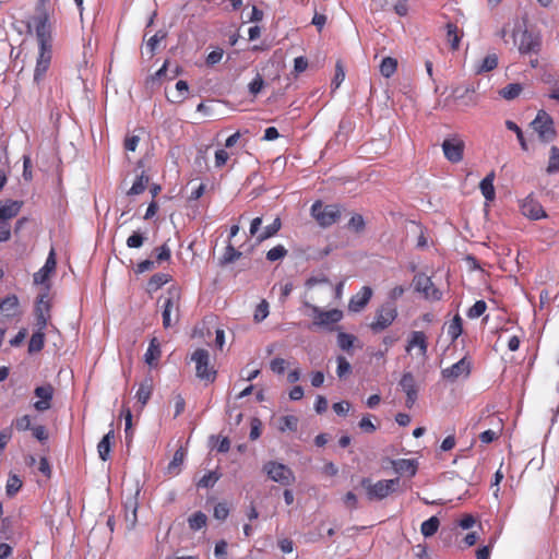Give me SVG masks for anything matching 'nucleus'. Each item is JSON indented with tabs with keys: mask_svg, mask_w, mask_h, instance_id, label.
<instances>
[{
	"mask_svg": "<svg viewBox=\"0 0 559 559\" xmlns=\"http://www.w3.org/2000/svg\"><path fill=\"white\" fill-rule=\"evenodd\" d=\"M140 138L138 135H127L123 142L126 151L134 152L139 145Z\"/></svg>",
	"mask_w": 559,
	"mask_h": 559,
	"instance_id": "774afa93",
	"label": "nucleus"
},
{
	"mask_svg": "<svg viewBox=\"0 0 559 559\" xmlns=\"http://www.w3.org/2000/svg\"><path fill=\"white\" fill-rule=\"evenodd\" d=\"M444 157L452 164L460 163L464 157L465 143L457 136L445 139L442 142Z\"/></svg>",
	"mask_w": 559,
	"mask_h": 559,
	"instance_id": "9b49d317",
	"label": "nucleus"
},
{
	"mask_svg": "<svg viewBox=\"0 0 559 559\" xmlns=\"http://www.w3.org/2000/svg\"><path fill=\"white\" fill-rule=\"evenodd\" d=\"M263 471L273 481L280 483L284 486H288L295 480L293 471L282 463L270 461L264 464Z\"/></svg>",
	"mask_w": 559,
	"mask_h": 559,
	"instance_id": "9d476101",
	"label": "nucleus"
},
{
	"mask_svg": "<svg viewBox=\"0 0 559 559\" xmlns=\"http://www.w3.org/2000/svg\"><path fill=\"white\" fill-rule=\"evenodd\" d=\"M344 79H345L344 67L341 61H337L335 64V74L332 80V86L334 88H338L340 85L342 84V82L344 81Z\"/></svg>",
	"mask_w": 559,
	"mask_h": 559,
	"instance_id": "5fc2aeb1",
	"label": "nucleus"
},
{
	"mask_svg": "<svg viewBox=\"0 0 559 559\" xmlns=\"http://www.w3.org/2000/svg\"><path fill=\"white\" fill-rule=\"evenodd\" d=\"M348 228L357 234L362 233L366 227L365 219L360 214H354L348 221Z\"/></svg>",
	"mask_w": 559,
	"mask_h": 559,
	"instance_id": "a18cd8bd",
	"label": "nucleus"
},
{
	"mask_svg": "<svg viewBox=\"0 0 559 559\" xmlns=\"http://www.w3.org/2000/svg\"><path fill=\"white\" fill-rule=\"evenodd\" d=\"M158 304L162 308V319L164 329L176 325L180 317V292L177 287H170L166 294L160 296Z\"/></svg>",
	"mask_w": 559,
	"mask_h": 559,
	"instance_id": "f257e3e1",
	"label": "nucleus"
},
{
	"mask_svg": "<svg viewBox=\"0 0 559 559\" xmlns=\"http://www.w3.org/2000/svg\"><path fill=\"white\" fill-rule=\"evenodd\" d=\"M20 302L16 295H9L0 299V310L7 318H13L19 314Z\"/></svg>",
	"mask_w": 559,
	"mask_h": 559,
	"instance_id": "412c9836",
	"label": "nucleus"
},
{
	"mask_svg": "<svg viewBox=\"0 0 559 559\" xmlns=\"http://www.w3.org/2000/svg\"><path fill=\"white\" fill-rule=\"evenodd\" d=\"M22 487V480L17 476H11L7 484V493L8 496L15 495L20 488Z\"/></svg>",
	"mask_w": 559,
	"mask_h": 559,
	"instance_id": "6e6d98bb",
	"label": "nucleus"
},
{
	"mask_svg": "<svg viewBox=\"0 0 559 559\" xmlns=\"http://www.w3.org/2000/svg\"><path fill=\"white\" fill-rule=\"evenodd\" d=\"M57 266L56 253L55 250L51 249L46 262L43 267H40L36 273H34L33 280L35 284L44 285L46 284L50 276L55 273Z\"/></svg>",
	"mask_w": 559,
	"mask_h": 559,
	"instance_id": "f3484780",
	"label": "nucleus"
},
{
	"mask_svg": "<svg viewBox=\"0 0 559 559\" xmlns=\"http://www.w3.org/2000/svg\"><path fill=\"white\" fill-rule=\"evenodd\" d=\"M506 127H507L508 130L513 131L515 133V136L519 140L521 148L523 151H527L528 147H527V143H526V140L524 138L522 129L514 121H511V120H507L506 121Z\"/></svg>",
	"mask_w": 559,
	"mask_h": 559,
	"instance_id": "79ce46f5",
	"label": "nucleus"
},
{
	"mask_svg": "<svg viewBox=\"0 0 559 559\" xmlns=\"http://www.w3.org/2000/svg\"><path fill=\"white\" fill-rule=\"evenodd\" d=\"M392 467L397 474H408L409 477L415 476L417 465L414 461L407 459H400L392 461Z\"/></svg>",
	"mask_w": 559,
	"mask_h": 559,
	"instance_id": "5701e85b",
	"label": "nucleus"
},
{
	"mask_svg": "<svg viewBox=\"0 0 559 559\" xmlns=\"http://www.w3.org/2000/svg\"><path fill=\"white\" fill-rule=\"evenodd\" d=\"M439 526V519L437 516H431L421 523L420 532L425 537H431L438 532Z\"/></svg>",
	"mask_w": 559,
	"mask_h": 559,
	"instance_id": "72a5a7b5",
	"label": "nucleus"
},
{
	"mask_svg": "<svg viewBox=\"0 0 559 559\" xmlns=\"http://www.w3.org/2000/svg\"><path fill=\"white\" fill-rule=\"evenodd\" d=\"M224 51L221 48H217L213 51H211L206 57V64L207 66H214L218 63L223 58Z\"/></svg>",
	"mask_w": 559,
	"mask_h": 559,
	"instance_id": "338daca9",
	"label": "nucleus"
},
{
	"mask_svg": "<svg viewBox=\"0 0 559 559\" xmlns=\"http://www.w3.org/2000/svg\"><path fill=\"white\" fill-rule=\"evenodd\" d=\"M514 43L518 45L519 52L522 55L538 53L542 49L543 39L539 33L531 32L524 28L519 37L514 33Z\"/></svg>",
	"mask_w": 559,
	"mask_h": 559,
	"instance_id": "423d86ee",
	"label": "nucleus"
},
{
	"mask_svg": "<svg viewBox=\"0 0 559 559\" xmlns=\"http://www.w3.org/2000/svg\"><path fill=\"white\" fill-rule=\"evenodd\" d=\"M264 86L263 78L260 74L249 83V92L251 95L257 96Z\"/></svg>",
	"mask_w": 559,
	"mask_h": 559,
	"instance_id": "13d9d810",
	"label": "nucleus"
},
{
	"mask_svg": "<svg viewBox=\"0 0 559 559\" xmlns=\"http://www.w3.org/2000/svg\"><path fill=\"white\" fill-rule=\"evenodd\" d=\"M336 360H337L336 373H337L338 378H345L346 376L352 373V366L345 357L338 356Z\"/></svg>",
	"mask_w": 559,
	"mask_h": 559,
	"instance_id": "8fccbe9b",
	"label": "nucleus"
},
{
	"mask_svg": "<svg viewBox=\"0 0 559 559\" xmlns=\"http://www.w3.org/2000/svg\"><path fill=\"white\" fill-rule=\"evenodd\" d=\"M495 177V171H490L479 183L481 194L487 201H493L496 197L493 187Z\"/></svg>",
	"mask_w": 559,
	"mask_h": 559,
	"instance_id": "bb28decb",
	"label": "nucleus"
},
{
	"mask_svg": "<svg viewBox=\"0 0 559 559\" xmlns=\"http://www.w3.org/2000/svg\"><path fill=\"white\" fill-rule=\"evenodd\" d=\"M355 340L356 337L354 335L345 332H340L337 335V345L343 350H349L353 347Z\"/></svg>",
	"mask_w": 559,
	"mask_h": 559,
	"instance_id": "de8ad7c7",
	"label": "nucleus"
},
{
	"mask_svg": "<svg viewBox=\"0 0 559 559\" xmlns=\"http://www.w3.org/2000/svg\"><path fill=\"white\" fill-rule=\"evenodd\" d=\"M228 514H229V509L227 507V503L218 502L214 507L213 515H214L215 519H217L219 521H224V520L227 519Z\"/></svg>",
	"mask_w": 559,
	"mask_h": 559,
	"instance_id": "4d7b16f0",
	"label": "nucleus"
},
{
	"mask_svg": "<svg viewBox=\"0 0 559 559\" xmlns=\"http://www.w3.org/2000/svg\"><path fill=\"white\" fill-rule=\"evenodd\" d=\"M287 255V250L283 245H277L266 252V259L270 262H275Z\"/></svg>",
	"mask_w": 559,
	"mask_h": 559,
	"instance_id": "49530a36",
	"label": "nucleus"
},
{
	"mask_svg": "<svg viewBox=\"0 0 559 559\" xmlns=\"http://www.w3.org/2000/svg\"><path fill=\"white\" fill-rule=\"evenodd\" d=\"M148 180V176L142 173L140 176L136 177L132 187L129 189L128 195H138L144 192L147 187Z\"/></svg>",
	"mask_w": 559,
	"mask_h": 559,
	"instance_id": "4c0bfd02",
	"label": "nucleus"
},
{
	"mask_svg": "<svg viewBox=\"0 0 559 559\" xmlns=\"http://www.w3.org/2000/svg\"><path fill=\"white\" fill-rule=\"evenodd\" d=\"M400 485V478L393 479H381L377 483H372L370 478H362L360 486L365 489L367 499L369 501H379L389 497L391 493L396 491Z\"/></svg>",
	"mask_w": 559,
	"mask_h": 559,
	"instance_id": "7ed1b4c3",
	"label": "nucleus"
},
{
	"mask_svg": "<svg viewBox=\"0 0 559 559\" xmlns=\"http://www.w3.org/2000/svg\"><path fill=\"white\" fill-rule=\"evenodd\" d=\"M520 210L525 217L533 221L547 217L544 207L532 194L520 202Z\"/></svg>",
	"mask_w": 559,
	"mask_h": 559,
	"instance_id": "ddd939ff",
	"label": "nucleus"
},
{
	"mask_svg": "<svg viewBox=\"0 0 559 559\" xmlns=\"http://www.w3.org/2000/svg\"><path fill=\"white\" fill-rule=\"evenodd\" d=\"M397 69V60L392 57H385L380 63V73L384 78H391Z\"/></svg>",
	"mask_w": 559,
	"mask_h": 559,
	"instance_id": "e433bc0d",
	"label": "nucleus"
},
{
	"mask_svg": "<svg viewBox=\"0 0 559 559\" xmlns=\"http://www.w3.org/2000/svg\"><path fill=\"white\" fill-rule=\"evenodd\" d=\"M522 91L523 86L520 83H510L499 91V95L507 100H512L519 97Z\"/></svg>",
	"mask_w": 559,
	"mask_h": 559,
	"instance_id": "f704fd0d",
	"label": "nucleus"
},
{
	"mask_svg": "<svg viewBox=\"0 0 559 559\" xmlns=\"http://www.w3.org/2000/svg\"><path fill=\"white\" fill-rule=\"evenodd\" d=\"M207 516L202 511L194 512L192 515L188 518V524L190 530L199 531L206 526Z\"/></svg>",
	"mask_w": 559,
	"mask_h": 559,
	"instance_id": "c9c22d12",
	"label": "nucleus"
},
{
	"mask_svg": "<svg viewBox=\"0 0 559 559\" xmlns=\"http://www.w3.org/2000/svg\"><path fill=\"white\" fill-rule=\"evenodd\" d=\"M195 362L197 377L205 382H213L216 378V370L210 364V354L204 348H198L191 356Z\"/></svg>",
	"mask_w": 559,
	"mask_h": 559,
	"instance_id": "0eeeda50",
	"label": "nucleus"
},
{
	"mask_svg": "<svg viewBox=\"0 0 559 559\" xmlns=\"http://www.w3.org/2000/svg\"><path fill=\"white\" fill-rule=\"evenodd\" d=\"M35 395L39 401L34 403V407L38 412H45L50 408L51 400L53 395V388L50 384L37 386L35 389Z\"/></svg>",
	"mask_w": 559,
	"mask_h": 559,
	"instance_id": "aec40b11",
	"label": "nucleus"
},
{
	"mask_svg": "<svg viewBox=\"0 0 559 559\" xmlns=\"http://www.w3.org/2000/svg\"><path fill=\"white\" fill-rule=\"evenodd\" d=\"M282 227L280 217H276L270 225L265 226L262 233L257 235V241L262 242L273 236H275Z\"/></svg>",
	"mask_w": 559,
	"mask_h": 559,
	"instance_id": "473e14b6",
	"label": "nucleus"
},
{
	"mask_svg": "<svg viewBox=\"0 0 559 559\" xmlns=\"http://www.w3.org/2000/svg\"><path fill=\"white\" fill-rule=\"evenodd\" d=\"M304 306L311 310L310 317L312 318V322L309 329L318 328L334 331L335 325L343 319V312L340 309L323 310L308 301H305Z\"/></svg>",
	"mask_w": 559,
	"mask_h": 559,
	"instance_id": "f03ea898",
	"label": "nucleus"
},
{
	"mask_svg": "<svg viewBox=\"0 0 559 559\" xmlns=\"http://www.w3.org/2000/svg\"><path fill=\"white\" fill-rule=\"evenodd\" d=\"M415 289L419 293H423L426 298H431L433 300H439L441 298V293L435 287L431 278L426 274H417L414 277Z\"/></svg>",
	"mask_w": 559,
	"mask_h": 559,
	"instance_id": "2eb2a0df",
	"label": "nucleus"
},
{
	"mask_svg": "<svg viewBox=\"0 0 559 559\" xmlns=\"http://www.w3.org/2000/svg\"><path fill=\"white\" fill-rule=\"evenodd\" d=\"M162 356L159 342L153 337L150 342L148 348L144 355V360L150 367H156Z\"/></svg>",
	"mask_w": 559,
	"mask_h": 559,
	"instance_id": "4be33fe9",
	"label": "nucleus"
},
{
	"mask_svg": "<svg viewBox=\"0 0 559 559\" xmlns=\"http://www.w3.org/2000/svg\"><path fill=\"white\" fill-rule=\"evenodd\" d=\"M487 309V304L484 300H477L467 311V317L471 319L479 318Z\"/></svg>",
	"mask_w": 559,
	"mask_h": 559,
	"instance_id": "09e8293b",
	"label": "nucleus"
},
{
	"mask_svg": "<svg viewBox=\"0 0 559 559\" xmlns=\"http://www.w3.org/2000/svg\"><path fill=\"white\" fill-rule=\"evenodd\" d=\"M240 255H241V252L238 251L233 245L229 243L225 248V252H224L223 257L221 258V264L225 265V264L233 263L234 261L239 259Z\"/></svg>",
	"mask_w": 559,
	"mask_h": 559,
	"instance_id": "a19ab883",
	"label": "nucleus"
},
{
	"mask_svg": "<svg viewBox=\"0 0 559 559\" xmlns=\"http://www.w3.org/2000/svg\"><path fill=\"white\" fill-rule=\"evenodd\" d=\"M170 281V276L164 273L154 274L148 281L150 289L156 290Z\"/></svg>",
	"mask_w": 559,
	"mask_h": 559,
	"instance_id": "c03bdc74",
	"label": "nucleus"
},
{
	"mask_svg": "<svg viewBox=\"0 0 559 559\" xmlns=\"http://www.w3.org/2000/svg\"><path fill=\"white\" fill-rule=\"evenodd\" d=\"M21 203L17 201H9L3 205H0V222H5L15 217L20 210Z\"/></svg>",
	"mask_w": 559,
	"mask_h": 559,
	"instance_id": "cd10ccee",
	"label": "nucleus"
},
{
	"mask_svg": "<svg viewBox=\"0 0 559 559\" xmlns=\"http://www.w3.org/2000/svg\"><path fill=\"white\" fill-rule=\"evenodd\" d=\"M176 90H177L178 94L176 95V97L173 102L180 104L187 98L189 85L186 81L179 80L176 83Z\"/></svg>",
	"mask_w": 559,
	"mask_h": 559,
	"instance_id": "3c124183",
	"label": "nucleus"
},
{
	"mask_svg": "<svg viewBox=\"0 0 559 559\" xmlns=\"http://www.w3.org/2000/svg\"><path fill=\"white\" fill-rule=\"evenodd\" d=\"M471 373V362L466 358H462L451 367L445 368L441 371L444 379L455 381L460 377L467 378Z\"/></svg>",
	"mask_w": 559,
	"mask_h": 559,
	"instance_id": "a211bd4d",
	"label": "nucleus"
},
{
	"mask_svg": "<svg viewBox=\"0 0 559 559\" xmlns=\"http://www.w3.org/2000/svg\"><path fill=\"white\" fill-rule=\"evenodd\" d=\"M144 237L141 233H133L131 236L127 239V246L129 248H140L143 246Z\"/></svg>",
	"mask_w": 559,
	"mask_h": 559,
	"instance_id": "680f3d73",
	"label": "nucleus"
},
{
	"mask_svg": "<svg viewBox=\"0 0 559 559\" xmlns=\"http://www.w3.org/2000/svg\"><path fill=\"white\" fill-rule=\"evenodd\" d=\"M14 427L19 431H25L31 428V417L28 415L21 416L13 421Z\"/></svg>",
	"mask_w": 559,
	"mask_h": 559,
	"instance_id": "0e129e2a",
	"label": "nucleus"
},
{
	"mask_svg": "<svg viewBox=\"0 0 559 559\" xmlns=\"http://www.w3.org/2000/svg\"><path fill=\"white\" fill-rule=\"evenodd\" d=\"M155 252H156V260L158 262L168 261L171 257V251L166 243L162 245L160 247H157L155 249Z\"/></svg>",
	"mask_w": 559,
	"mask_h": 559,
	"instance_id": "052dcab7",
	"label": "nucleus"
},
{
	"mask_svg": "<svg viewBox=\"0 0 559 559\" xmlns=\"http://www.w3.org/2000/svg\"><path fill=\"white\" fill-rule=\"evenodd\" d=\"M396 317V307L393 304H384L377 309L374 320L369 326L373 333H380L388 329L394 322Z\"/></svg>",
	"mask_w": 559,
	"mask_h": 559,
	"instance_id": "1a4fd4ad",
	"label": "nucleus"
},
{
	"mask_svg": "<svg viewBox=\"0 0 559 559\" xmlns=\"http://www.w3.org/2000/svg\"><path fill=\"white\" fill-rule=\"evenodd\" d=\"M115 440L114 430H109L97 444V452L103 461H107L110 457L111 445Z\"/></svg>",
	"mask_w": 559,
	"mask_h": 559,
	"instance_id": "b1692460",
	"label": "nucleus"
},
{
	"mask_svg": "<svg viewBox=\"0 0 559 559\" xmlns=\"http://www.w3.org/2000/svg\"><path fill=\"white\" fill-rule=\"evenodd\" d=\"M218 479H219V476L215 472H209L198 481V487H201V488L213 487Z\"/></svg>",
	"mask_w": 559,
	"mask_h": 559,
	"instance_id": "864d4df0",
	"label": "nucleus"
},
{
	"mask_svg": "<svg viewBox=\"0 0 559 559\" xmlns=\"http://www.w3.org/2000/svg\"><path fill=\"white\" fill-rule=\"evenodd\" d=\"M270 369L277 374L284 373L286 369V361L283 358L276 357L271 360L270 362Z\"/></svg>",
	"mask_w": 559,
	"mask_h": 559,
	"instance_id": "e2e57ef3",
	"label": "nucleus"
},
{
	"mask_svg": "<svg viewBox=\"0 0 559 559\" xmlns=\"http://www.w3.org/2000/svg\"><path fill=\"white\" fill-rule=\"evenodd\" d=\"M546 171L549 175L559 173V147L557 146H551L550 148V155Z\"/></svg>",
	"mask_w": 559,
	"mask_h": 559,
	"instance_id": "ea45409f",
	"label": "nucleus"
},
{
	"mask_svg": "<svg viewBox=\"0 0 559 559\" xmlns=\"http://www.w3.org/2000/svg\"><path fill=\"white\" fill-rule=\"evenodd\" d=\"M52 57V46H39V52L37 57V62L34 71V80L38 83L45 76L47 70L49 69Z\"/></svg>",
	"mask_w": 559,
	"mask_h": 559,
	"instance_id": "dca6fc26",
	"label": "nucleus"
},
{
	"mask_svg": "<svg viewBox=\"0 0 559 559\" xmlns=\"http://www.w3.org/2000/svg\"><path fill=\"white\" fill-rule=\"evenodd\" d=\"M185 456H186V452L182 448H179L178 450H176V452L174 453V456H173V460L169 462L168 466H167V473L169 475H178L179 472H180V467L185 461Z\"/></svg>",
	"mask_w": 559,
	"mask_h": 559,
	"instance_id": "2f4dec72",
	"label": "nucleus"
},
{
	"mask_svg": "<svg viewBox=\"0 0 559 559\" xmlns=\"http://www.w3.org/2000/svg\"><path fill=\"white\" fill-rule=\"evenodd\" d=\"M399 384L404 392L412 391L417 388L415 378L411 372L403 373Z\"/></svg>",
	"mask_w": 559,
	"mask_h": 559,
	"instance_id": "603ef678",
	"label": "nucleus"
},
{
	"mask_svg": "<svg viewBox=\"0 0 559 559\" xmlns=\"http://www.w3.org/2000/svg\"><path fill=\"white\" fill-rule=\"evenodd\" d=\"M415 348L417 349V356L425 360L428 352V338L423 331H413L409 334L405 350L411 354Z\"/></svg>",
	"mask_w": 559,
	"mask_h": 559,
	"instance_id": "4468645a",
	"label": "nucleus"
},
{
	"mask_svg": "<svg viewBox=\"0 0 559 559\" xmlns=\"http://www.w3.org/2000/svg\"><path fill=\"white\" fill-rule=\"evenodd\" d=\"M531 124L542 142L548 143L555 140L557 132L554 127V120L545 110H539Z\"/></svg>",
	"mask_w": 559,
	"mask_h": 559,
	"instance_id": "6e6552de",
	"label": "nucleus"
},
{
	"mask_svg": "<svg viewBox=\"0 0 559 559\" xmlns=\"http://www.w3.org/2000/svg\"><path fill=\"white\" fill-rule=\"evenodd\" d=\"M311 215L317 223L323 227H330L335 224L342 215V206L340 204L324 205L321 201H316L311 205Z\"/></svg>",
	"mask_w": 559,
	"mask_h": 559,
	"instance_id": "39448f33",
	"label": "nucleus"
},
{
	"mask_svg": "<svg viewBox=\"0 0 559 559\" xmlns=\"http://www.w3.org/2000/svg\"><path fill=\"white\" fill-rule=\"evenodd\" d=\"M48 0H39L37 3V16H35V31L38 46H52L51 25L49 23V14L46 10Z\"/></svg>",
	"mask_w": 559,
	"mask_h": 559,
	"instance_id": "20e7f679",
	"label": "nucleus"
},
{
	"mask_svg": "<svg viewBox=\"0 0 559 559\" xmlns=\"http://www.w3.org/2000/svg\"><path fill=\"white\" fill-rule=\"evenodd\" d=\"M453 94L455 99L462 102V104L466 107H474L477 105L475 90L472 87H466L464 90L456 88L454 90Z\"/></svg>",
	"mask_w": 559,
	"mask_h": 559,
	"instance_id": "a878e982",
	"label": "nucleus"
},
{
	"mask_svg": "<svg viewBox=\"0 0 559 559\" xmlns=\"http://www.w3.org/2000/svg\"><path fill=\"white\" fill-rule=\"evenodd\" d=\"M269 314V305L265 300H262L258 306H257V309L254 311V320L257 322H260L262 320H264Z\"/></svg>",
	"mask_w": 559,
	"mask_h": 559,
	"instance_id": "bf43d9fd",
	"label": "nucleus"
},
{
	"mask_svg": "<svg viewBox=\"0 0 559 559\" xmlns=\"http://www.w3.org/2000/svg\"><path fill=\"white\" fill-rule=\"evenodd\" d=\"M50 301L48 298V293L40 294L37 297L36 305H35V319H36V326L39 330H45L48 321L50 319Z\"/></svg>",
	"mask_w": 559,
	"mask_h": 559,
	"instance_id": "f8f14e48",
	"label": "nucleus"
},
{
	"mask_svg": "<svg viewBox=\"0 0 559 559\" xmlns=\"http://www.w3.org/2000/svg\"><path fill=\"white\" fill-rule=\"evenodd\" d=\"M153 393V380L152 378H145L139 385L135 397L141 406H145Z\"/></svg>",
	"mask_w": 559,
	"mask_h": 559,
	"instance_id": "393cba45",
	"label": "nucleus"
},
{
	"mask_svg": "<svg viewBox=\"0 0 559 559\" xmlns=\"http://www.w3.org/2000/svg\"><path fill=\"white\" fill-rule=\"evenodd\" d=\"M498 66V57L496 53L487 55L480 66L478 67L477 72H489L493 69H496Z\"/></svg>",
	"mask_w": 559,
	"mask_h": 559,
	"instance_id": "37998d69",
	"label": "nucleus"
},
{
	"mask_svg": "<svg viewBox=\"0 0 559 559\" xmlns=\"http://www.w3.org/2000/svg\"><path fill=\"white\" fill-rule=\"evenodd\" d=\"M372 289L369 286H364L361 289L352 296L348 302V309L353 312H360L370 301L372 297Z\"/></svg>",
	"mask_w": 559,
	"mask_h": 559,
	"instance_id": "6ab92c4d",
	"label": "nucleus"
},
{
	"mask_svg": "<svg viewBox=\"0 0 559 559\" xmlns=\"http://www.w3.org/2000/svg\"><path fill=\"white\" fill-rule=\"evenodd\" d=\"M298 418L294 415H286L280 418L278 429L284 431H296L298 429Z\"/></svg>",
	"mask_w": 559,
	"mask_h": 559,
	"instance_id": "58836bf2",
	"label": "nucleus"
},
{
	"mask_svg": "<svg viewBox=\"0 0 559 559\" xmlns=\"http://www.w3.org/2000/svg\"><path fill=\"white\" fill-rule=\"evenodd\" d=\"M463 332V320L461 316L457 313L453 317V319L449 322L447 326V334L450 337L451 342H455L459 336Z\"/></svg>",
	"mask_w": 559,
	"mask_h": 559,
	"instance_id": "c85d7f7f",
	"label": "nucleus"
},
{
	"mask_svg": "<svg viewBox=\"0 0 559 559\" xmlns=\"http://www.w3.org/2000/svg\"><path fill=\"white\" fill-rule=\"evenodd\" d=\"M214 555L217 559H227V543L225 540L222 539L216 543Z\"/></svg>",
	"mask_w": 559,
	"mask_h": 559,
	"instance_id": "69168bd1",
	"label": "nucleus"
},
{
	"mask_svg": "<svg viewBox=\"0 0 559 559\" xmlns=\"http://www.w3.org/2000/svg\"><path fill=\"white\" fill-rule=\"evenodd\" d=\"M445 29H447V38H448L451 49L457 50L460 47L461 38H462V34L460 33L457 25L449 22L445 25Z\"/></svg>",
	"mask_w": 559,
	"mask_h": 559,
	"instance_id": "c756f323",
	"label": "nucleus"
},
{
	"mask_svg": "<svg viewBox=\"0 0 559 559\" xmlns=\"http://www.w3.org/2000/svg\"><path fill=\"white\" fill-rule=\"evenodd\" d=\"M45 330L37 329L29 338L28 342V353L35 354L40 352L45 346Z\"/></svg>",
	"mask_w": 559,
	"mask_h": 559,
	"instance_id": "7c9ffc66",
	"label": "nucleus"
}]
</instances>
